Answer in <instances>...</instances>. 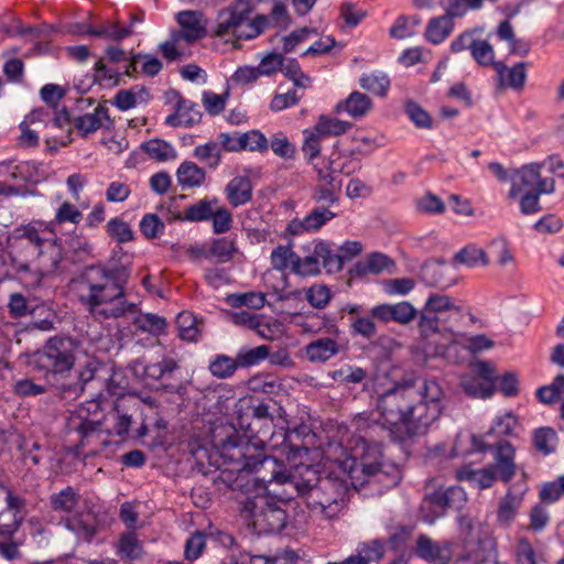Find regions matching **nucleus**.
I'll return each instance as SVG.
<instances>
[{"label": "nucleus", "mask_w": 564, "mask_h": 564, "mask_svg": "<svg viewBox=\"0 0 564 564\" xmlns=\"http://www.w3.org/2000/svg\"><path fill=\"white\" fill-rule=\"evenodd\" d=\"M444 392L434 379L405 380L379 395L377 409L391 436L403 443L424 435L441 416Z\"/></svg>", "instance_id": "nucleus-1"}, {"label": "nucleus", "mask_w": 564, "mask_h": 564, "mask_svg": "<svg viewBox=\"0 0 564 564\" xmlns=\"http://www.w3.org/2000/svg\"><path fill=\"white\" fill-rule=\"evenodd\" d=\"M131 276L128 264H90L79 275L82 304L97 319H118L134 315L137 303L127 299V285Z\"/></svg>", "instance_id": "nucleus-2"}, {"label": "nucleus", "mask_w": 564, "mask_h": 564, "mask_svg": "<svg viewBox=\"0 0 564 564\" xmlns=\"http://www.w3.org/2000/svg\"><path fill=\"white\" fill-rule=\"evenodd\" d=\"M232 445L238 457L236 458L237 474L232 470H223L217 479V484H223L232 491L249 494L254 490H265V487L272 482H283L288 480V475L280 469L279 460L274 457L257 453L246 455L240 448L231 443L230 437L224 443Z\"/></svg>", "instance_id": "nucleus-3"}, {"label": "nucleus", "mask_w": 564, "mask_h": 564, "mask_svg": "<svg viewBox=\"0 0 564 564\" xmlns=\"http://www.w3.org/2000/svg\"><path fill=\"white\" fill-rule=\"evenodd\" d=\"M79 341L66 335L50 337L31 357V366L42 373L45 382L59 392L65 380L72 377Z\"/></svg>", "instance_id": "nucleus-4"}, {"label": "nucleus", "mask_w": 564, "mask_h": 564, "mask_svg": "<svg viewBox=\"0 0 564 564\" xmlns=\"http://www.w3.org/2000/svg\"><path fill=\"white\" fill-rule=\"evenodd\" d=\"M241 514L257 534L280 532L286 523V512L282 505L293 499L284 489L254 490L246 494Z\"/></svg>", "instance_id": "nucleus-5"}, {"label": "nucleus", "mask_w": 564, "mask_h": 564, "mask_svg": "<svg viewBox=\"0 0 564 564\" xmlns=\"http://www.w3.org/2000/svg\"><path fill=\"white\" fill-rule=\"evenodd\" d=\"M253 7V0H236L221 9L217 13L210 35L220 39L232 36L236 40L257 37L268 28L270 21L263 14H258L251 20Z\"/></svg>", "instance_id": "nucleus-6"}, {"label": "nucleus", "mask_w": 564, "mask_h": 564, "mask_svg": "<svg viewBox=\"0 0 564 564\" xmlns=\"http://www.w3.org/2000/svg\"><path fill=\"white\" fill-rule=\"evenodd\" d=\"M329 471L319 480L316 487L312 488L308 495L307 508L311 511H318L324 517L332 519L343 509L345 498L349 490L347 475L341 470Z\"/></svg>", "instance_id": "nucleus-7"}, {"label": "nucleus", "mask_w": 564, "mask_h": 564, "mask_svg": "<svg viewBox=\"0 0 564 564\" xmlns=\"http://www.w3.org/2000/svg\"><path fill=\"white\" fill-rule=\"evenodd\" d=\"M132 373L143 380L159 382V389L165 393L184 394L186 386L178 376L181 361L172 355H162L153 362L145 364L142 359H134L129 365Z\"/></svg>", "instance_id": "nucleus-8"}, {"label": "nucleus", "mask_w": 564, "mask_h": 564, "mask_svg": "<svg viewBox=\"0 0 564 564\" xmlns=\"http://www.w3.org/2000/svg\"><path fill=\"white\" fill-rule=\"evenodd\" d=\"M338 468L347 475L354 487L356 480L359 481L358 473L367 477L377 476L383 468L380 443L360 438L356 442L350 456L338 463Z\"/></svg>", "instance_id": "nucleus-9"}, {"label": "nucleus", "mask_w": 564, "mask_h": 564, "mask_svg": "<svg viewBox=\"0 0 564 564\" xmlns=\"http://www.w3.org/2000/svg\"><path fill=\"white\" fill-rule=\"evenodd\" d=\"M467 501L466 492L462 487L451 486L446 489H438L426 495L422 506L421 514L424 522L433 524L448 510H460Z\"/></svg>", "instance_id": "nucleus-10"}, {"label": "nucleus", "mask_w": 564, "mask_h": 564, "mask_svg": "<svg viewBox=\"0 0 564 564\" xmlns=\"http://www.w3.org/2000/svg\"><path fill=\"white\" fill-rule=\"evenodd\" d=\"M8 306L13 317H23L28 314L34 316L37 312H40V315L45 313L43 318L33 322V326L42 332H48L54 328V312L47 310L44 305L32 306L28 299L21 293L11 294Z\"/></svg>", "instance_id": "nucleus-11"}, {"label": "nucleus", "mask_w": 564, "mask_h": 564, "mask_svg": "<svg viewBox=\"0 0 564 564\" xmlns=\"http://www.w3.org/2000/svg\"><path fill=\"white\" fill-rule=\"evenodd\" d=\"M336 216L337 213L326 206H315L304 218L290 220L286 226V232L291 236H299L303 232H316Z\"/></svg>", "instance_id": "nucleus-12"}, {"label": "nucleus", "mask_w": 564, "mask_h": 564, "mask_svg": "<svg viewBox=\"0 0 564 564\" xmlns=\"http://www.w3.org/2000/svg\"><path fill=\"white\" fill-rule=\"evenodd\" d=\"M100 368L101 364L97 359H89L82 369L73 370L72 377L65 380L58 394L64 399L77 398L84 392L85 386L95 379Z\"/></svg>", "instance_id": "nucleus-13"}, {"label": "nucleus", "mask_w": 564, "mask_h": 564, "mask_svg": "<svg viewBox=\"0 0 564 564\" xmlns=\"http://www.w3.org/2000/svg\"><path fill=\"white\" fill-rule=\"evenodd\" d=\"M514 456L516 449L508 441H500L495 446V463L490 467L505 484H508L516 474Z\"/></svg>", "instance_id": "nucleus-14"}, {"label": "nucleus", "mask_w": 564, "mask_h": 564, "mask_svg": "<svg viewBox=\"0 0 564 564\" xmlns=\"http://www.w3.org/2000/svg\"><path fill=\"white\" fill-rule=\"evenodd\" d=\"M78 33L106 41L120 42L132 34V29L131 26H120L117 21L106 20L99 24L83 25Z\"/></svg>", "instance_id": "nucleus-15"}, {"label": "nucleus", "mask_w": 564, "mask_h": 564, "mask_svg": "<svg viewBox=\"0 0 564 564\" xmlns=\"http://www.w3.org/2000/svg\"><path fill=\"white\" fill-rule=\"evenodd\" d=\"M542 166L541 163H530L514 169V182H512L508 196L516 198L521 193L536 191Z\"/></svg>", "instance_id": "nucleus-16"}, {"label": "nucleus", "mask_w": 564, "mask_h": 564, "mask_svg": "<svg viewBox=\"0 0 564 564\" xmlns=\"http://www.w3.org/2000/svg\"><path fill=\"white\" fill-rule=\"evenodd\" d=\"M65 527L79 540L90 542L98 531V520L94 512L86 510L67 517Z\"/></svg>", "instance_id": "nucleus-17"}, {"label": "nucleus", "mask_w": 564, "mask_h": 564, "mask_svg": "<svg viewBox=\"0 0 564 564\" xmlns=\"http://www.w3.org/2000/svg\"><path fill=\"white\" fill-rule=\"evenodd\" d=\"M416 555L432 564H447L452 553L448 546L432 540L426 534H420L416 539Z\"/></svg>", "instance_id": "nucleus-18"}, {"label": "nucleus", "mask_w": 564, "mask_h": 564, "mask_svg": "<svg viewBox=\"0 0 564 564\" xmlns=\"http://www.w3.org/2000/svg\"><path fill=\"white\" fill-rule=\"evenodd\" d=\"M203 17L202 12L193 10L181 11L177 14V22L183 30V39L186 42L192 43L207 35Z\"/></svg>", "instance_id": "nucleus-19"}, {"label": "nucleus", "mask_w": 564, "mask_h": 564, "mask_svg": "<svg viewBox=\"0 0 564 564\" xmlns=\"http://www.w3.org/2000/svg\"><path fill=\"white\" fill-rule=\"evenodd\" d=\"M202 119L199 106L191 100L181 98L176 111L166 117L165 123L170 127H193Z\"/></svg>", "instance_id": "nucleus-20"}, {"label": "nucleus", "mask_w": 564, "mask_h": 564, "mask_svg": "<svg viewBox=\"0 0 564 564\" xmlns=\"http://www.w3.org/2000/svg\"><path fill=\"white\" fill-rule=\"evenodd\" d=\"M13 238L21 247L28 249V256L32 259L44 257L45 252L43 251V247L45 240L40 236L35 227L31 225L18 227L14 230Z\"/></svg>", "instance_id": "nucleus-21"}, {"label": "nucleus", "mask_w": 564, "mask_h": 564, "mask_svg": "<svg viewBox=\"0 0 564 564\" xmlns=\"http://www.w3.org/2000/svg\"><path fill=\"white\" fill-rule=\"evenodd\" d=\"M299 479H291L288 475V480L278 482L276 485H289L296 490L300 496L305 497L306 502L308 501V495L312 488L319 484L323 477L318 470L311 465H302L297 467Z\"/></svg>", "instance_id": "nucleus-22"}, {"label": "nucleus", "mask_w": 564, "mask_h": 564, "mask_svg": "<svg viewBox=\"0 0 564 564\" xmlns=\"http://www.w3.org/2000/svg\"><path fill=\"white\" fill-rule=\"evenodd\" d=\"M225 193L229 204L238 207L252 199V185L247 176H236L226 185Z\"/></svg>", "instance_id": "nucleus-23"}, {"label": "nucleus", "mask_w": 564, "mask_h": 564, "mask_svg": "<svg viewBox=\"0 0 564 564\" xmlns=\"http://www.w3.org/2000/svg\"><path fill=\"white\" fill-rule=\"evenodd\" d=\"M499 83L502 86L513 89H521L527 79V64L524 62L517 63L512 67L506 66L502 62L495 64Z\"/></svg>", "instance_id": "nucleus-24"}, {"label": "nucleus", "mask_w": 564, "mask_h": 564, "mask_svg": "<svg viewBox=\"0 0 564 564\" xmlns=\"http://www.w3.org/2000/svg\"><path fill=\"white\" fill-rule=\"evenodd\" d=\"M356 551V554L348 556L352 563L370 564L380 562L386 554V542L381 539L360 542Z\"/></svg>", "instance_id": "nucleus-25"}, {"label": "nucleus", "mask_w": 564, "mask_h": 564, "mask_svg": "<svg viewBox=\"0 0 564 564\" xmlns=\"http://www.w3.org/2000/svg\"><path fill=\"white\" fill-rule=\"evenodd\" d=\"M446 268L444 262L441 261H427L422 265L421 278L423 282L430 286L440 289H448L455 281L446 278Z\"/></svg>", "instance_id": "nucleus-26"}, {"label": "nucleus", "mask_w": 564, "mask_h": 564, "mask_svg": "<svg viewBox=\"0 0 564 564\" xmlns=\"http://www.w3.org/2000/svg\"><path fill=\"white\" fill-rule=\"evenodd\" d=\"M457 477L459 480L469 482L473 488L487 489L494 485L498 475L491 467L473 469L465 466L458 470Z\"/></svg>", "instance_id": "nucleus-27"}, {"label": "nucleus", "mask_w": 564, "mask_h": 564, "mask_svg": "<svg viewBox=\"0 0 564 564\" xmlns=\"http://www.w3.org/2000/svg\"><path fill=\"white\" fill-rule=\"evenodd\" d=\"M102 119L110 122L109 110L107 107L98 105L93 113L76 117L73 124L82 137L86 138L101 127Z\"/></svg>", "instance_id": "nucleus-28"}, {"label": "nucleus", "mask_w": 564, "mask_h": 564, "mask_svg": "<svg viewBox=\"0 0 564 564\" xmlns=\"http://www.w3.org/2000/svg\"><path fill=\"white\" fill-rule=\"evenodd\" d=\"M305 256L297 254L292 272L301 276H312L321 273V259L315 252V241L312 245L303 246Z\"/></svg>", "instance_id": "nucleus-29"}, {"label": "nucleus", "mask_w": 564, "mask_h": 564, "mask_svg": "<svg viewBox=\"0 0 564 564\" xmlns=\"http://www.w3.org/2000/svg\"><path fill=\"white\" fill-rule=\"evenodd\" d=\"M371 99L359 91H352L344 101L336 105L335 111H345L352 118H361L371 109Z\"/></svg>", "instance_id": "nucleus-30"}, {"label": "nucleus", "mask_w": 564, "mask_h": 564, "mask_svg": "<svg viewBox=\"0 0 564 564\" xmlns=\"http://www.w3.org/2000/svg\"><path fill=\"white\" fill-rule=\"evenodd\" d=\"M315 252L319 256L321 265L327 273H336L343 270L346 258L332 248L327 241H315Z\"/></svg>", "instance_id": "nucleus-31"}, {"label": "nucleus", "mask_w": 564, "mask_h": 564, "mask_svg": "<svg viewBox=\"0 0 564 564\" xmlns=\"http://www.w3.org/2000/svg\"><path fill=\"white\" fill-rule=\"evenodd\" d=\"M176 178L182 188L198 187L204 183L206 172L196 163L184 161L176 171Z\"/></svg>", "instance_id": "nucleus-32"}, {"label": "nucleus", "mask_w": 564, "mask_h": 564, "mask_svg": "<svg viewBox=\"0 0 564 564\" xmlns=\"http://www.w3.org/2000/svg\"><path fill=\"white\" fill-rule=\"evenodd\" d=\"M306 356L311 361H327L339 352V345L333 338H318L310 343L306 348Z\"/></svg>", "instance_id": "nucleus-33"}, {"label": "nucleus", "mask_w": 564, "mask_h": 564, "mask_svg": "<svg viewBox=\"0 0 564 564\" xmlns=\"http://www.w3.org/2000/svg\"><path fill=\"white\" fill-rule=\"evenodd\" d=\"M454 30V22L445 15L433 18L429 21L425 30V37L432 44H441L451 35Z\"/></svg>", "instance_id": "nucleus-34"}, {"label": "nucleus", "mask_w": 564, "mask_h": 564, "mask_svg": "<svg viewBox=\"0 0 564 564\" xmlns=\"http://www.w3.org/2000/svg\"><path fill=\"white\" fill-rule=\"evenodd\" d=\"M68 426L79 434L80 440L78 445L84 447L86 446L88 438L101 430L102 422L100 421V417H87L83 415V417H78L75 423L73 422L72 414Z\"/></svg>", "instance_id": "nucleus-35"}, {"label": "nucleus", "mask_w": 564, "mask_h": 564, "mask_svg": "<svg viewBox=\"0 0 564 564\" xmlns=\"http://www.w3.org/2000/svg\"><path fill=\"white\" fill-rule=\"evenodd\" d=\"M532 442L534 448L546 456L556 451L558 437L552 427H539L533 432Z\"/></svg>", "instance_id": "nucleus-36"}, {"label": "nucleus", "mask_w": 564, "mask_h": 564, "mask_svg": "<svg viewBox=\"0 0 564 564\" xmlns=\"http://www.w3.org/2000/svg\"><path fill=\"white\" fill-rule=\"evenodd\" d=\"M79 494L73 487H66L50 497L51 507L57 512H72L79 501Z\"/></svg>", "instance_id": "nucleus-37"}, {"label": "nucleus", "mask_w": 564, "mask_h": 564, "mask_svg": "<svg viewBox=\"0 0 564 564\" xmlns=\"http://www.w3.org/2000/svg\"><path fill=\"white\" fill-rule=\"evenodd\" d=\"M393 265L394 262L388 256L375 252L368 257L365 263H357L355 265V271L358 275H364L367 273L379 274L386 270H389V268Z\"/></svg>", "instance_id": "nucleus-38"}, {"label": "nucleus", "mask_w": 564, "mask_h": 564, "mask_svg": "<svg viewBox=\"0 0 564 564\" xmlns=\"http://www.w3.org/2000/svg\"><path fill=\"white\" fill-rule=\"evenodd\" d=\"M133 318L134 326L142 332H148L152 335H161L166 328V319L153 313H140Z\"/></svg>", "instance_id": "nucleus-39"}, {"label": "nucleus", "mask_w": 564, "mask_h": 564, "mask_svg": "<svg viewBox=\"0 0 564 564\" xmlns=\"http://www.w3.org/2000/svg\"><path fill=\"white\" fill-rule=\"evenodd\" d=\"M141 149L151 158L160 162L174 160L176 151L166 141L152 139L141 144Z\"/></svg>", "instance_id": "nucleus-40"}, {"label": "nucleus", "mask_w": 564, "mask_h": 564, "mask_svg": "<svg viewBox=\"0 0 564 564\" xmlns=\"http://www.w3.org/2000/svg\"><path fill=\"white\" fill-rule=\"evenodd\" d=\"M312 128L321 137L326 138L329 135H341L346 133L351 128V123L337 118L321 116L317 123Z\"/></svg>", "instance_id": "nucleus-41"}, {"label": "nucleus", "mask_w": 564, "mask_h": 564, "mask_svg": "<svg viewBox=\"0 0 564 564\" xmlns=\"http://www.w3.org/2000/svg\"><path fill=\"white\" fill-rule=\"evenodd\" d=\"M238 369L236 357L224 354L216 355L208 365L209 372L218 379H227L235 375Z\"/></svg>", "instance_id": "nucleus-42"}, {"label": "nucleus", "mask_w": 564, "mask_h": 564, "mask_svg": "<svg viewBox=\"0 0 564 564\" xmlns=\"http://www.w3.org/2000/svg\"><path fill=\"white\" fill-rule=\"evenodd\" d=\"M270 348L260 345L253 348H241L236 355L238 368H249L261 364L269 356Z\"/></svg>", "instance_id": "nucleus-43"}, {"label": "nucleus", "mask_w": 564, "mask_h": 564, "mask_svg": "<svg viewBox=\"0 0 564 564\" xmlns=\"http://www.w3.org/2000/svg\"><path fill=\"white\" fill-rule=\"evenodd\" d=\"M176 325L178 336L183 340L196 341L198 339L200 329L199 323L191 312H182L176 317Z\"/></svg>", "instance_id": "nucleus-44"}, {"label": "nucleus", "mask_w": 564, "mask_h": 564, "mask_svg": "<svg viewBox=\"0 0 564 564\" xmlns=\"http://www.w3.org/2000/svg\"><path fill=\"white\" fill-rule=\"evenodd\" d=\"M217 199L209 200L207 198L200 199L197 203L189 205L185 208L184 215L180 217L181 220L186 221H205L210 219L213 215V204H216Z\"/></svg>", "instance_id": "nucleus-45"}, {"label": "nucleus", "mask_w": 564, "mask_h": 564, "mask_svg": "<svg viewBox=\"0 0 564 564\" xmlns=\"http://www.w3.org/2000/svg\"><path fill=\"white\" fill-rule=\"evenodd\" d=\"M118 554L130 561L138 560L143 554V547L133 532L123 533L118 543Z\"/></svg>", "instance_id": "nucleus-46"}, {"label": "nucleus", "mask_w": 564, "mask_h": 564, "mask_svg": "<svg viewBox=\"0 0 564 564\" xmlns=\"http://www.w3.org/2000/svg\"><path fill=\"white\" fill-rule=\"evenodd\" d=\"M194 156L200 162L206 163L209 169L215 170L221 162L220 145L215 141L197 145L194 149Z\"/></svg>", "instance_id": "nucleus-47"}, {"label": "nucleus", "mask_w": 564, "mask_h": 564, "mask_svg": "<svg viewBox=\"0 0 564 564\" xmlns=\"http://www.w3.org/2000/svg\"><path fill=\"white\" fill-rule=\"evenodd\" d=\"M295 260H297V253L292 250L291 245L278 246L270 254L271 265L276 271H284L289 267L292 269Z\"/></svg>", "instance_id": "nucleus-48"}, {"label": "nucleus", "mask_w": 564, "mask_h": 564, "mask_svg": "<svg viewBox=\"0 0 564 564\" xmlns=\"http://www.w3.org/2000/svg\"><path fill=\"white\" fill-rule=\"evenodd\" d=\"M360 87L366 89L369 93H372L377 96L383 97L386 96L389 86L390 79L386 74H369L362 75L359 79Z\"/></svg>", "instance_id": "nucleus-49"}, {"label": "nucleus", "mask_w": 564, "mask_h": 564, "mask_svg": "<svg viewBox=\"0 0 564 564\" xmlns=\"http://www.w3.org/2000/svg\"><path fill=\"white\" fill-rule=\"evenodd\" d=\"M454 260L470 268L477 267L479 263L488 264L485 251L471 245L460 249L455 254Z\"/></svg>", "instance_id": "nucleus-50"}, {"label": "nucleus", "mask_w": 564, "mask_h": 564, "mask_svg": "<svg viewBox=\"0 0 564 564\" xmlns=\"http://www.w3.org/2000/svg\"><path fill=\"white\" fill-rule=\"evenodd\" d=\"M521 496H516L509 490L501 499L498 509V520L503 523H509L517 514V510L521 503Z\"/></svg>", "instance_id": "nucleus-51"}, {"label": "nucleus", "mask_w": 564, "mask_h": 564, "mask_svg": "<svg viewBox=\"0 0 564 564\" xmlns=\"http://www.w3.org/2000/svg\"><path fill=\"white\" fill-rule=\"evenodd\" d=\"M470 54L480 66H492L495 68V64L498 63L495 62V51L492 45L486 40L477 39L473 44Z\"/></svg>", "instance_id": "nucleus-52"}, {"label": "nucleus", "mask_w": 564, "mask_h": 564, "mask_svg": "<svg viewBox=\"0 0 564 564\" xmlns=\"http://www.w3.org/2000/svg\"><path fill=\"white\" fill-rule=\"evenodd\" d=\"M462 387L464 391L471 397L489 398L495 391V386L476 377L463 378Z\"/></svg>", "instance_id": "nucleus-53"}, {"label": "nucleus", "mask_w": 564, "mask_h": 564, "mask_svg": "<svg viewBox=\"0 0 564 564\" xmlns=\"http://www.w3.org/2000/svg\"><path fill=\"white\" fill-rule=\"evenodd\" d=\"M107 234L120 243L129 242L133 239V231L128 223L119 217L111 218L107 223Z\"/></svg>", "instance_id": "nucleus-54"}, {"label": "nucleus", "mask_w": 564, "mask_h": 564, "mask_svg": "<svg viewBox=\"0 0 564 564\" xmlns=\"http://www.w3.org/2000/svg\"><path fill=\"white\" fill-rule=\"evenodd\" d=\"M367 377V371L360 367L345 365L332 373V378L340 383H360Z\"/></svg>", "instance_id": "nucleus-55"}, {"label": "nucleus", "mask_w": 564, "mask_h": 564, "mask_svg": "<svg viewBox=\"0 0 564 564\" xmlns=\"http://www.w3.org/2000/svg\"><path fill=\"white\" fill-rule=\"evenodd\" d=\"M6 499H8V488L0 484V535L10 536L19 530L21 525V518L13 517L10 520L3 521V517L6 516Z\"/></svg>", "instance_id": "nucleus-56"}, {"label": "nucleus", "mask_w": 564, "mask_h": 564, "mask_svg": "<svg viewBox=\"0 0 564 564\" xmlns=\"http://www.w3.org/2000/svg\"><path fill=\"white\" fill-rule=\"evenodd\" d=\"M421 23L419 15L405 17L401 15L397 19L390 29V35L394 39H405L412 36L414 31L411 28L417 26Z\"/></svg>", "instance_id": "nucleus-57"}, {"label": "nucleus", "mask_w": 564, "mask_h": 564, "mask_svg": "<svg viewBox=\"0 0 564 564\" xmlns=\"http://www.w3.org/2000/svg\"><path fill=\"white\" fill-rule=\"evenodd\" d=\"M210 253L218 259V262H228L237 252L235 242L226 237L215 239L209 249Z\"/></svg>", "instance_id": "nucleus-58"}, {"label": "nucleus", "mask_w": 564, "mask_h": 564, "mask_svg": "<svg viewBox=\"0 0 564 564\" xmlns=\"http://www.w3.org/2000/svg\"><path fill=\"white\" fill-rule=\"evenodd\" d=\"M405 113L410 118V120L421 129H431L432 128V119L426 110H424L419 104L415 101H408L405 104Z\"/></svg>", "instance_id": "nucleus-59"}, {"label": "nucleus", "mask_w": 564, "mask_h": 564, "mask_svg": "<svg viewBox=\"0 0 564 564\" xmlns=\"http://www.w3.org/2000/svg\"><path fill=\"white\" fill-rule=\"evenodd\" d=\"M140 231L148 239H154L163 234L164 223L156 214H145L140 221Z\"/></svg>", "instance_id": "nucleus-60"}, {"label": "nucleus", "mask_w": 564, "mask_h": 564, "mask_svg": "<svg viewBox=\"0 0 564 564\" xmlns=\"http://www.w3.org/2000/svg\"><path fill=\"white\" fill-rule=\"evenodd\" d=\"M317 177H316V186H322V188L332 189L336 193L341 192L343 181L338 177V175L329 169V165L325 169L318 167L316 169Z\"/></svg>", "instance_id": "nucleus-61"}, {"label": "nucleus", "mask_w": 564, "mask_h": 564, "mask_svg": "<svg viewBox=\"0 0 564 564\" xmlns=\"http://www.w3.org/2000/svg\"><path fill=\"white\" fill-rule=\"evenodd\" d=\"M248 137L243 135V133L234 132H223L218 135V144L220 145V150H225L228 152H239L246 150V140Z\"/></svg>", "instance_id": "nucleus-62"}, {"label": "nucleus", "mask_w": 564, "mask_h": 564, "mask_svg": "<svg viewBox=\"0 0 564 564\" xmlns=\"http://www.w3.org/2000/svg\"><path fill=\"white\" fill-rule=\"evenodd\" d=\"M304 143L302 145V151L305 156L308 158V161H313L321 153V137L313 128L304 130Z\"/></svg>", "instance_id": "nucleus-63"}, {"label": "nucleus", "mask_w": 564, "mask_h": 564, "mask_svg": "<svg viewBox=\"0 0 564 564\" xmlns=\"http://www.w3.org/2000/svg\"><path fill=\"white\" fill-rule=\"evenodd\" d=\"M284 57L281 53L271 52L264 55L258 67L262 76H271L281 70Z\"/></svg>", "instance_id": "nucleus-64"}]
</instances>
